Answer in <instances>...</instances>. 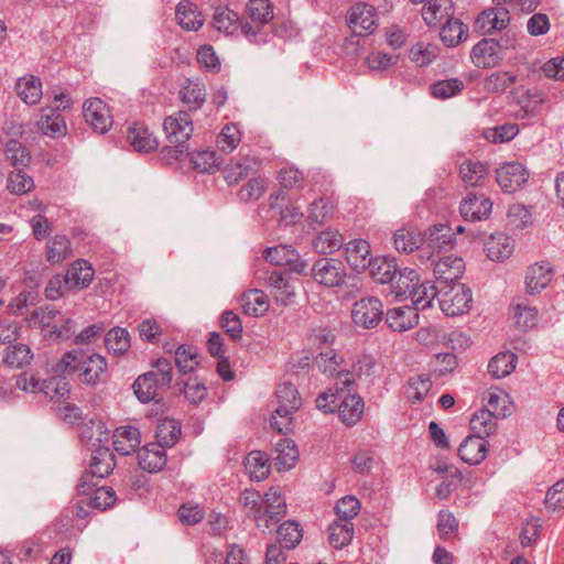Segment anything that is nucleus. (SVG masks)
<instances>
[{
	"label": "nucleus",
	"mask_w": 564,
	"mask_h": 564,
	"mask_svg": "<svg viewBox=\"0 0 564 564\" xmlns=\"http://www.w3.org/2000/svg\"><path fill=\"white\" fill-rule=\"evenodd\" d=\"M334 205L324 198L313 202L308 208V224L313 229H317L333 218Z\"/></svg>",
	"instance_id": "nucleus-45"
},
{
	"label": "nucleus",
	"mask_w": 564,
	"mask_h": 564,
	"mask_svg": "<svg viewBox=\"0 0 564 564\" xmlns=\"http://www.w3.org/2000/svg\"><path fill=\"white\" fill-rule=\"evenodd\" d=\"M180 98L188 106L189 110H197L206 100V91L199 83L186 79L185 85L180 89Z\"/></svg>",
	"instance_id": "nucleus-46"
},
{
	"label": "nucleus",
	"mask_w": 564,
	"mask_h": 564,
	"mask_svg": "<svg viewBox=\"0 0 564 564\" xmlns=\"http://www.w3.org/2000/svg\"><path fill=\"white\" fill-rule=\"evenodd\" d=\"M7 160L15 167L22 169L31 161V155L25 145L15 139H10L4 149Z\"/></svg>",
	"instance_id": "nucleus-54"
},
{
	"label": "nucleus",
	"mask_w": 564,
	"mask_h": 564,
	"mask_svg": "<svg viewBox=\"0 0 564 564\" xmlns=\"http://www.w3.org/2000/svg\"><path fill=\"white\" fill-rule=\"evenodd\" d=\"M351 372L340 373L339 382L321 392L316 400V408L323 413L338 412L339 420L348 427L355 426L362 417L365 403L357 393H351L354 386Z\"/></svg>",
	"instance_id": "nucleus-1"
},
{
	"label": "nucleus",
	"mask_w": 564,
	"mask_h": 564,
	"mask_svg": "<svg viewBox=\"0 0 564 564\" xmlns=\"http://www.w3.org/2000/svg\"><path fill=\"white\" fill-rule=\"evenodd\" d=\"M529 172L519 162H508L496 170V180L506 193H514L528 181Z\"/></svg>",
	"instance_id": "nucleus-13"
},
{
	"label": "nucleus",
	"mask_w": 564,
	"mask_h": 564,
	"mask_svg": "<svg viewBox=\"0 0 564 564\" xmlns=\"http://www.w3.org/2000/svg\"><path fill=\"white\" fill-rule=\"evenodd\" d=\"M72 253L69 239L64 235L54 236L46 246L45 258L52 263H61Z\"/></svg>",
	"instance_id": "nucleus-44"
},
{
	"label": "nucleus",
	"mask_w": 564,
	"mask_h": 564,
	"mask_svg": "<svg viewBox=\"0 0 564 564\" xmlns=\"http://www.w3.org/2000/svg\"><path fill=\"white\" fill-rule=\"evenodd\" d=\"M312 276L326 288L339 286L345 282L346 267L338 259L321 258L312 267Z\"/></svg>",
	"instance_id": "nucleus-6"
},
{
	"label": "nucleus",
	"mask_w": 564,
	"mask_h": 564,
	"mask_svg": "<svg viewBox=\"0 0 564 564\" xmlns=\"http://www.w3.org/2000/svg\"><path fill=\"white\" fill-rule=\"evenodd\" d=\"M275 397L279 406L271 416V427L286 435L294 429L293 413L302 405V398L296 387L291 382H282L278 386Z\"/></svg>",
	"instance_id": "nucleus-3"
},
{
	"label": "nucleus",
	"mask_w": 564,
	"mask_h": 564,
	"mask_svg": "<svg viewBox=\"0 0 564 564\" xmlns=\"http://www.w3.org/2000/svg\"><path fill=\"white\" fill-rule=\"evenodd\" d=\"M437 292L433 284H420L416 283L412 289L409 300L411 304L416 308H425L432 306V302L435 299Z\"/></svg>",
	"instance_id": "nucleus-57"
},
{
	"label": "nucleus",
	"mask_w": 564,
	"mask_h": 564,
	"mask_svg": "<svg viewBox=\"0 0 564 564\" xmlns=\"http://www.w3.org/2000/svg\"><path fill=\"white\" fill-rule=\"evenodd\" d=\"M473 302L471 290L465 284H453L440 300L441 310L447 316H457L469 311Z\"/></svg>",
	"instance_id": "nucleus-10"
},
{
	"label": "nucleus",
	"mask_w": 564,
	"mask_h": 564,
	"mask_svg": "<svg viewBox=\"0 0 564 564\" xmlns=\"http://www.w3.org/2000/svg\"><path fill=\"white\" fill-rule=\"evenodd\" d=\"M213 26L227 35L241 34L243 36V21L239 14L227 7L216 8L213 21Z\"/></svg>",
	"instance_id": "nucleus-23"
},
{
	"label": "nucleus",
	"mask_w": 564,
	"mask_h": 564,
	"mask_svg": "<svg viewBox=\"0 0 564 564\" xmlns=\"http://www.w3.org/2000/svg\"><path fill=\"white\" fill-rule=\"evenodd\" d=\"M471 61L477 67L496 66L502 58L498 44L492 39L479 41L471 50Z\"/></svg>",
	"instance_id": "nucleus-21"
},
{
	"label": "nucleus",
	"mask_w": 564,
	"mask_h": 564,
	"mask_svg": "<svg viewBox=\"0 0 564 564\" xmlns=\"http://www.w3.org/2000/svg\"><path fill=\"white\" fill-rule=\"evenodd\" d=\"M360 501L355 496H345L336 503L337 520L351 521L360 512Z\"/></svg>",
	"instance_id": "nucleus-64"
},
{
	"label": "nucleus",
	"mask_w": 564,
	"mask_h": 564,
	"mask_svg": "<svg viewBox=\"0 0 564 564\" xmlns=\"http://www.w3.org/2000/svg\"><path fill=\"white\" fill-rule=\"evenodd\" d=\"M390 259V268L394 271L390 274V293L398 301H408L412 289L419 283V274L415 270L404 268L400 270Z\"/></svg>",
	"instance_id": "nucleus-15"
},
{
	"label": "nucleus",
	"mask_w": 564,
	"mask_h": 564,
	"mask_svg": "<svg viewBox=\"0 0 564 564\" xmlns=\"http://www.w3.org/2000/svg\"><path fill=\"white\" fill-rule=\"evenodd\" d=\"M219 326L230 337L231 340L237 341L242 337V322L237 313L231 310L223 312Z\"/></svg>",
	"instance_id": "nucleus-59"
},
{
	"label": "nucleus",
	"mask_w": 564,
	"mask_h": 564,
	"mask_svg": "<svg viewBox=\"0 0 564 564\" xmlns=\"http://www.w3.org/2000/svg\"><path fill=\"white\" fill-rule=\"evenodd\" d=\"M394 247L399 252L411 253L422 246L421 235L413 229H400L393 236Z\"/></svg>",
	"instance_id": "nucleus-56"
},
{
	"label": "nucleus",
	"mask_w": 564,
	"mask_h": 564,
	"mask_svg": "<svg viewBox=\"0 0 564 564\" xmlns=\"http://www.w3.org/2000/svg\"><path fill=\"white\" fill-rule=\"evenodd\" d=\"M175 18L180 26L186 31H197L204 23L202 13L192 2H180L176 7Z\"/></svg>",
	"instance_id": "nucleus-37"
},
{
	"label": "nucleus",
	"mask_w": 564,
	"mask_h": 564,
	"mask_svg": "<svg viewBox=\"0 0 564 564\" xmlns=\"http://www.w3.org/2000/svg\"><path fill=\"white\" fill-rule=\"evenodd\" d=\"M492 209V203L482 194H468L460 204V214L466 220L486 219Z\"/></svg>",
	"instance_id": "nucleus-19"
},
{
	"label": "nucleus",
	"mask_w": 564,
	"mask_h": 564,
	"mask_svg": "<svg viewBox=\"0 0 564 564\" xmlns=\"http://www.w3.org/2000/svg\"><path fill=\"white\" fill-rule=\"evenodd\" d=\"M174 364L182 376L193 372L199 365V355L196 348L180 345L174 351Z\"/></svg>",
	"instance_id": "nucleus-42"
},
{
	"label": "nucleus",
	"mask_w": 564,
	"mask_h": 564,
	"mask_svg": "<svg viewBox=\"0 0 564 564\" xmlns=\"http://www.w3.org/2000/svg\"><path fill=\"white\" fill-rule=\"evenodd\" d=\"M163 130L169 143L188 145L187 142L194 131L191 115L187 111H178L167 116L163 122Z\"/></svg>",
	"instance_id": "nucleus-9"
},
{
	"label": "nucleus",
	"mask_w": 564,
	"mask_h": 564,
	"mask_svg": "<svg viewBox=\"0 0 564 564\" xmlns=\"http://www.w3.org/2000/svg\"><path fill=\"white\" fill-rule=\"evenodd\" d=\"M165 448L166 447L156 443H149L144 445L138 452V462L140 467L149 473L160 471L167 462Z\"/></svg>",
	"instance_id": "nucleus-22"
},
{
	"label": "nucleus",
	"mask_w": 564,
	"mask_h": 564,
	"mask_svg": "<svg viewBox=\"0 0 564 564\" xmlns=\"http://www.w3.org/2000/svg\"><path fill=\"white\" fill-rule=\"evenodd\" d=\"M148 373L153 375V379L159 381L161 387L166 390L171 388L173 380V366L172 361L167 358L161 357L152 362V369Z\"/></svg>",
	"instance_id": "nucleus-62"
},
{
	"label": "nucleus",
	"mask_w": 564,
	"mask_h": 564,
	"mask_svg": "<svg viewBox=\"0 0 564 564\" xmlns=\"http://www.w3.org/2000/svg\"><path fill=\"white\" fill-rule=\"evenodd\" d=\"M440 47L436 44L419 42L410 50L409 56L417 66L431 64L438 55Z\"/></svg>",
	"instance_id": "nucleus-55"
},
{
	"label": "nucleus",
	"mask_w": 564,
	"mask_h": 564,
	"mask_svg": "<svg viewBox=\"0 0 564 564\" xmlns=\"http://www.w3.org/2000/svg\"><path fill=\"white\" fill-rule=\"evenodd\" d=\"M459 174L467 186H480L487 175V167L480 162L466 161L460 164Z\"/></svg>",
	"instance_id": "nucleus-53"
},
{
	"label": "nucleus",
	"mask_w": 564,
	"mask_h": 564,
	"mask_svg": "<svg viewBox=\"0 0 564 564\" xmlns=\"http://www.w3.org/2000/svg\"><path fill=\"white\" fill-rule=\"evenodd\" d=\"M94 278V269L90 263L84 259L74 261L63 275L65 290L87 288Z\"/></svg>",
	"instance_id": "nucleus-17"
},
{
	"label": "nucleus",
	"mask_w": 564,
	"mask_h": 564,
	"mask_svg": "<svg viewBox=\"0 0 564 564\" xmlns=\"http://www.w3.org/2000/svg\"><path fill=\"white\" fill-rule=\"evenodd\" d=\"M18 96L28 105H35L42 97V82L39 77L30 75L17 82Z\"/></svg>",
	"instance_id": "nucleus-40"
},
{
	"label": "nucleus",
	"mask_w": 564,
	"mask_h": 564,
	"mask_svg": "<svg viewBox=\"0 0 564 564\" xmlns=\"http://www.w3.org/2000/svg\"><path fill=\"white\" fill-rule=\"evenodd\" d=\"M132 388L135 397L142 403L159 402L162 399V392L166 391L156 379H153V375L148 372L140 375L133 382Z\"/></svg>",
	"instance_id": "nucleus-24"
},
{
	"label": "nucleus",
	"mask_w": 564,
	"mask_h": 564,
	"mask_svg": "<svg viewBox=\"0 0 564 564\" xmlns=\"http://www.w3.org/2000/svg\"><path fill=\"white\" fill-rule=\"evenodd\" d=\"M441 40L449 47L456 46L467 37V28L458 19L451 18L440 32Z\"/></svg>",
	"instance_id": "nucleus-49"
},
{
	"label": "nucleus",
	"mask_w": 564,
	"mask_h": 564,
	"mask_svg": "<svg viewBox=\"0 0 564 564\" xmlns=\"http://www.w3.org/2000/svg\"><path fill=\"white\" fill-rule=\"evenodd\" d=\"M355 534V528L351 521L335 520L328 527V542L334 549L347 546Z\"/></svg>",
	"instance_id": "nucleus-38"
},
{
	"label": "nucleus",
	"mask_w": 564,
	"mask_h": 564,
	"mask_svg": "<svg viewBox=\"0 0 564 564\" xmlns=\"http://www.w3.org/2000/svg\"><path fill=\"white\" fill-rule=\"evenodd\" d=\"M382 303L375 296L357 301L351 310L352 323L365 329L376 327L382 321Z\"/></svg>",
	"instance_id": "nucleus-7"
},
{
	"label": "nucleus",
	"mask_w": 564,
	"mask_h": 564,
	"mask_svg": "<svg viewBox=\"0 0 564 564\" xmlns=\"http://www.w3.org/2000/svg\"><path fill=\"white\" fill-rule=\"evenodd\" d=\"M36 124L42 133L50 138H59L67 133V127L59 108H42Z\"/></svg>",
	"instance_id": "nucleus-18"
},
{
	"label": "nucleus",
	"mask_w": 564,
	"mask_h": 564,
	"mask_svg": "<svg viewBox=\"0 0 564 564\" xmlns=\"http://www.w3.org/2000/svg\"><path fill=\"white\" fill-rule=\"evenodd\" d=\"M34 186L33 178L25 174L22 169H17L9 174L8 189L17 195H22L31 191Z\"/></svg>",
	"instance_id": "nucleus-63"
},
{
	"label": "nucleus",
	"mask_w": 564,
	"mask_h": 564,
	"mask_svg": "<svg viewBox=\"0 0 564 564\" xmlns=\"http://www.w3.org/2000/svg\"><path fill=\"white\" fill-rule=\"evenodd\" d=\"M269 205L272 217H279V223L282 226L294 225L303 217L300 208L291 204V198L284 189L271 194Z\"/></svg>",
	"instance_id": "nucleus-12"
},
{
	"label": "nucleus",
	"mask_w": 564,
	"mask_h": 564,
	"mask_svg": "<svg viewBox=\"0 0 564 564\" xmlns=\"http://www.w3.org/2000/svg\"><path fill=\"white\" fill-rule=\"evenodd\" d=\"M67 376L61 372H55L47 379L40 380L37 392L44 393L50 399L64 398L69 393V383Z\"/></svg>",
	"instance_id": "nucleus-41"
},
{
	"label": "nucleus",
	"mask_w": 564,
	"mask_h": 564,
	"mask_svg": "<svg viewBox=\"0 0 564 564\" xmlns=\"http://www.w3.org/2000/svg\"><path fill=\"white\" fill-rule=\"evenodd\" d=\"M243 21V36L251 43L264 44L269 41L265 25L273 19V8L269 0H249Z\"/></svg>",
	"instance_id": "nucleus-4"
},
{
	"label": "nucleus",
	"mask_w": 564,
	"mask_h": 564,
	"mask_svg": "<svg viewBox=\"0 0 564 564\" xmlns=\"http://www.w3.org/2000/svg\"><path fill=\"white\" fill-rule=\"evenodd\" d=\"M181 436V423L172 417L158 420L155 438L156 444L163 447H173Z\"/></svg>",
	"instance_id": "nucleus-36"
},
{
	"label": "nucleus",
	"mask_w": 564,
	"mask_h": 564,
	"mask_svg": "<svg viewBox=\"0 0 564 564\" xmlns=\"http://www.w3.org/2000/svg\"><path fill=\"white\" fill-rule=\"evenodd\" d=\"M496 415L491 410L481 409L477 411L470 420V429L475 435L486 437L494 435L497 431L498 424Z\"/></svg>",
	"instance_id": "nucleus-39"
},
{
	"label": "nucleus",
	"mask_w": 564,
	"mask_h": 564,
	"mask_svg": "<svg viewBox=\"0 0 564 564\" xmlns=\"http://www.w3.org/2000/svg\"><path fill=\"white\" fill-rule=\"evenodd\" d=\"M417 310L411 304L390 308V329L404 332L417 324Z\"/></svg>",
	"instance_id": "nucleus-32"
},
{
	"label": "nucleus",
	"mask_w": 564,
	"mask_h": 564,
	"mask_svg": "<svg viewBox=\"0 0 564 564\" xmlns=\"http://www.w3.org/2000/svg\"><path fill=\"white\" fill-rule=\"evenodd\" d=\"M433 273L437 281L449 283L458 280L465 269L464 261L459 257L446 256L433 262Z\"/></svg>",
	"instance_id": "nucleus-26"
},
{
	"label": "nucleus",
	"mask_w": 564,
	"mask_h": 564,
	"mask_svg": "<svg viewBox=\"0 0 564 564\" xmlns=\"http://www.w3.org/2000/svg\"><path fill=\"white\" fill-rule=\"evenodd\" d=\"M514 249L513 240L502 232L491 235L485 242L484 250L492 261L508 259Z\"/></svg>",
	"instance_id": "nucleus-30"
},
{
	"label": "nucleus",
	"mask_w": 564,
	"mask_h": 564,
	"mask_svg": "<svg viewBox=\"0 0 564 564\" xmlns=\"http://www.w3.org/2000/svg\"><path fill=\"white\" fill-rule=\"evenodd\" d=\"M243 312L250 316H262L269 310V297L260 289H250L240 297Z\"/></svg>",
	"instance_id": "nucleus-34"
},
{
	"label": "nucleus",
	"mask_w": 564,
	"mask_h": 564,
	"mask_svg": "<svg viewBox=\"0 0 564 564\" xmlns=\"http://www.w3.org/2000/svg\"><path fill=\"white\" fill-rule=\"evenodd\" d=\"M245 467L250 477L257 481L265 479L270 473L268 458L260 451H253L246 456Z\"/></svg>",
	"instance_id": "nucleus-47"
},
{
	"label": "nucleus",
	"mask_w": 564,
	"mask_h": 564,
	"mask_svg": "<svg viewBox=\"0 0 564 564\" xmlns=\"http://www.w3.org/2000/svg\"><path fill=\"white\" fill-rule=\"evenodd\" d=\"M127 140L137 152H151L154 151L159 142L156 138L150 132L149 128L141 123H133L127 131Z\"/></svg>",
	"instance_id": "nucleus-28"
},
{
	"label": "nucleus",
	"mask_w": 564,
	"mask_h": 564,
	"mask_svg": "<svg viewBox=\"0 0 564 564\" xmlns=\"http://www.w3.org/2000/svg\"><path fill=\"white\" fill-rule=\"evenodd\" d=\"M85 121L95 132L106 133L113 123L112 115L108 105L100 98H89L83 105Z\"/></svg>",
	"instance_id": "nucleus-11"
},
{
	"label": "nucleus",
	"mask_w": 564,
	"mask_h": 564,
	"mask_svg": "<svg viewBox=\"0 0 564 564\" xmlns=\"http://www.w3.org/2000/svg\"><path fill=\"white\" fill-rule=\"evenodd\" d=\"M517 356L511 351L500 352L491 358L488 372L491 377L500 379L510 375L516 368Z\"/></svg>",
	"instance_id": "nucleus-48"
},
{
	"label": "nucleus",
	"mask_w": 564,
	"mask_h": 564,
	"mask_svg": "<svg viewBox=\"0 0 564 564\" xmlns=\"http://www.w3.org/2000/svg\"><path fill=\"white\" fill-rule=\"evenodd\" d=\"M303 538L301 525L292 520L284 521L278 529V539L283 549H294Z\"/></svg>",
	"instance_id": "nucleus-50"
},
{
	"label": "nucleus",
	"mask_w": 564,
	"mask_h": 564,
	"mask_svg": "<svg viewBox=\"0 0 564 564\" xmlns=\"http://www.w3.org/2000/svg\"><path fill=\"white\" fill-rule=\"evenodd\" d=\"M346 21L354 35H368L377 26L376 10L368 3L358 2L348 10Z\"/></svg>",
	"instance_id": "nucleus-8"
},
{
	"label": "nucleus",
	"mask_w": 564,
	"mask_h": 564,
	"mask_svg": "<svg viewBox=\"0 0 564 564\" xmlns=\"http://www.w3.org/2000/svg\"><path fill=\"white\" fill-rule=\"evenodd\" d=\"M258 282L270 290L276 304L291 305L296 296V282L292 273L285 270H258Z\"/></svg>",
	"instance_id": "nucleus-5"
},
{
	"label": "nucleus",
	"mask_w": 564,
	"mask_h": 564,
	"mask_svg": "<svg viewBox=\"0 0 564 564\" xmlns=\"http://www.w3.org/2000/svg\"><path fill=\"white\" fill-rule=\"evenodd\" d=\"M452 0H429L422 8V18L430 26H435L453 15Z\"/></svg>",
	"instance_id": "nucleus-31"
},
{
	"label": "nucleus",
	"mask_w": 564,
	"mask_h": 564,
	"mask_svg": "<svg viewBox=\"0 0 564 564\" xmlns=\"http://www.w3.org/2000/svg\"><path fill=\"white\" fill-rule=\"evenodd\" d=\"M265 261L276 267L289 265L293 272L302 273L306 263L301 260L299 252L288 245L268 247L262 253Z\"/></svg>",
	"instance_id": "nucleus-14"
},
{
	"label": "nucleus",
	"mask_w": 564,
	"mask_h": 564,
	"mask_svg": "<svg viewBox=\"0 0 564 564\" xmlns=\"http://www.w3.org/2000/svg\"><path fill=\"white\" fill-rule=\"evenodd\" d=\"M107 361L99 354H89L84 349L66 351L55 365L54 372L73 375L79 371V381L84 384L95 387L107 380Z\"/></svg>",
	"instance_id": "nucleus-2"
},
{
	"label": "nucleus",
	"mask_w": 564,
	"mask_h": 564,
	"mask_svg": "<svg viewBox=\"0 0 564 564\" xmlns=\"http://www.w3.org/2000/svg\"><path fill=\"white\" fill-rule=\"evenodd\" d=\"M264 510L268 513L285 517L286 514V501L282 496L280 489L271 487L263 496Z\"/></svg>",
	"instance_id": "nucleus-61"
},
{
	"label": "nucleus",
	"mask_w": 564,
	"mask_h": 564,
	"mask_svg": "<svg viewBox=\"0 0 564 564\" xmlns=\"http://www.w3.org/2000/svg\"><path fill=\"white\" fill-rule=\"evenodd\" d=\"M267 182L261 176H252L249 181L238 191L237 196L241 202L258 200L265 192Z\"/></svg>",
	"instance_id": "nucleus-60"
},
{
	"label": "nucleus",
	"mask_w": 564,
	"mask_h": 564,
	"mask_svg": "<svg viewBox=\"0 0 564 564\" xmlns=\"http://www.w3.org/2000/svg\"><path fill=\"white\" fill-rule=\"evenodd\" d=\"M105 345L109 352L121 355L130 347V335L126 328L113 327L106 334Z\"/></svg>",
	"instance_id": "nucleus-52"
},
{
	"label": "nucleus",
	"mask_w": 564,
	"mask_h": 564,
	"mask_svg": "<svg viewBox=\"0 0 564 564\" xmlns=\"http://www.w3.org/2000/svg\"><path fill=\"white\" fill-rule=\"evenodd\" d=\"M113 448L120 455L134 453L141 444V434L134 426H120L113 433Z\"/></svg>",
	"instance_id": "nucleus-27"
},
{
	"label": "nucleus",
	"mask_w": 564,
	"mask_h": 564,
	"mask_svg": "<svg viewBox=\"0 0 564 564\" xmlns=\"http://www.w3.org/2000/svg\"><path fill=\"white\" fill-rule=\"evenodd\" d=\"M344 243L343 236L337 230L327 229L314 239L313 246L318 253H333L340 249Z\"/></svg>",
	"instance_id": "nucleus-51"
},
{
	"label": "nucleus",
	"mask_w": 564,
	"mask_h": 564,
	"mask_svg": "<svg viewBox=\"0 0 564 564\" xmlns=\"http://www.w3.org/2000/svg\"><path fill=\"white\" fill-rule=\"evenodd\" d=\"M488 442L478 435H470L458 447L459 457L469 465L480 464L487 456Z\"/></svg>",
	"instance_id": "nucleus-25"
},
{
	"label": "nucleus",
	"mask_w": 564,
	"mask_h": 564,
	"mask_svg": "<svg viewBox=\"0 0 564 564\" xmlns=\"http://www.w3.org/2000/svg\"><path fill=\"white\" fill-rule=\"evenodd\" d=\"M553 279V268L546 261L530 265L525 273V288L530 294L540 293Z\"/></svg>",
	"instance_id": "nucleus-20"
},
{
	"label": "nucleus",
	"mask_w": 564,
	"mask_h": 564,
	"mask_svg": "<svg viewBox=\"0 0 564 564\" xmlns=\"http://www.w3.org/2000/svg\"><path fill=\"white\" fill-rule=\"evenodd\" d=\"M510 23V13L505 7H495L482 11L476 22V29L482 34L501 31Z\"/></svg>",
	"instance_id": "nucleus-16"
},
{
	"label": "nucleus",
	"mask_w": 564,
	"mask_h": 564,
	"mask_svg": "<svg viewBox=\"0 0 564 564\" xmlns=\"http://www.w3.org/2000/svg\"><path fill=\"white\" fill-rule=\"evenodd\" d=\"M31 358V349L24 344H18L6 349L3 362L11 368H20L29 364Z\"/></svg>",
	"instance_id": "nucleus-58"
},
{
	"label": "nucleus",
	"mask_w": 564,
	"mask_h": 564,
	"mask_svg": "<svg viewBox=\"0 0 564 564\" xmlns=\"http://www.w3.org/2000/svg\"><path fill=\"white\" fill-rule=\"evenodd\" d=\"M116 466L113 453L108 447H97L90 458L89 470L97 476V479H104L109 476Z\"/></svg>",
	"instance_id": "nucleus-33"
},
{
	"label": "nucleus",
	"mask_w": 564,
	"mask_h": 564,
	"mask_svg": "<svg viewBox=\"0 0 564 564\" xmlns=\"http://www.w3.org/2000/svg\"><path fill=\"white\" fill-rule=\"evenodd\" d=\"M453 240L452 229L446 225L431 227L421 236L422 246L433 251L446 249Z\"/></svg>",
	"instance_id": "nucleus-35"
},
{
	"label": "nucleus",
	"mask_w": 564,
	"mask_h": 564,
	"mask_svg": "<svg viewBox=\"0 0 564 564\" xmlns=\"http://www.w3.org/2000/svg\"><path fill=\"white\" fill-rule=\"evenodd\" d=\"M175 386L192 404H199L207 395V388L204 381L199 380L197 377L180 379L176 381Z\"/></svg>",
	"instance_id": "nucleus-43"
},
{
	"label": "nucleus",
	"mask_w": 564,
	"mask_h": 564,
	"mask_svg": "<svg viewBox=\"0 0 564 564\" xmlns=\"http://www.w3.org/2000/svg\"><path fill=\"white\" fill-rule=\"evenodd\" d=\"M370 245L367 240L355 239L346 245V260L352 270L361 272L369 265Z\"/></svg>",
	"instance_id": "nucleus-29"
}]
</instances>
